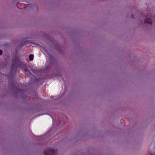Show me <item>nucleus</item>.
I'll use <instances>...</instances> for the list:
<instances>
[{
    "label": "nucleus",
    "mask_w": 155,
    "mask_h": 155,
    "mask_svg": "<svg viewBox=\"0 0 155 155\" xmlns=\"http://www.w3.org/2000/svg\"><path fill=\"white\" fill-rule=\"evenodd\" d=\"M57 150L51 149L50 148H47L44 152L45 155H56Z\"/></svg>",
    "instance_id": "f257e3e1"
},
{
    "label": "nucleus",
    "mask_w": 155,
    "mask_h": 155,
    "mask_svg": "<svg viewBox=\"0 0 155 155\" xmlns=\"http://www.w3.org/2000/svg\"><path fill=\"white\" fill-rule=\"evenodd\" d=\"M145 23H148L151 25L152 21L150 18H146L145 20Z\"/></svg>",
    "instance_id": "f03ea898"
},
{
    "label": "nucleus",
    "mask_w": 155,
    "mask_h": 155,
    "mask_svg": "<svg viewBox=\"0 0 155 155\" xmlns=\"http://www.w3.org/2000/svg\"><path fill=\"white\" fill-rule=\"evenodd\" d=\"M34 55L32 54H30L29 55V59L30 61H32L33 60Z\"/></svg>",
    "instance_id": "7ed1b4c3"
},
{
    "label": "nucleus",
    "mask_w": 155,
    "mask_h": 155,
    "mask_svg": "<svg viewBox=\"0 0 155 155\" xmlns=\"http://www.w3.org/2000/svg\"><path fill=\"white\" fill-rule=\"evenodd\" d=\"M2 50H0V54H2Z\"/></svg>",
    "instance_id": "20e7f679"
},
{
    "label": "nucleus",
    "mask_w": 155,
    "mask_h": 155,
    "mask_svg": "<svg viewBox=\"0 0 155 155\" xmlns=\"http://www.w3.org/2000/svg\"><path fill=\"white\" fill-rule=\"evenodd\" d=\"M150 155H155L154 154L150 153Z\"/></svg>",
    "instance_id": "39448f33"
},
{
    "label": "nucleus",
    "mask_w": 155,
    "mask_h": 155,
    "mask_svg": "<svg viewBox=\"0 0 155 155\" xmlns=\"http://www.w3.org/2000/svg\"><path fill=\"white\" fill-rule=\"evenodd\" d=\"M133 15H132V17L133 18Z\"/></svg>",
    "instance_id": "423d86ee"
}]
</instances>
